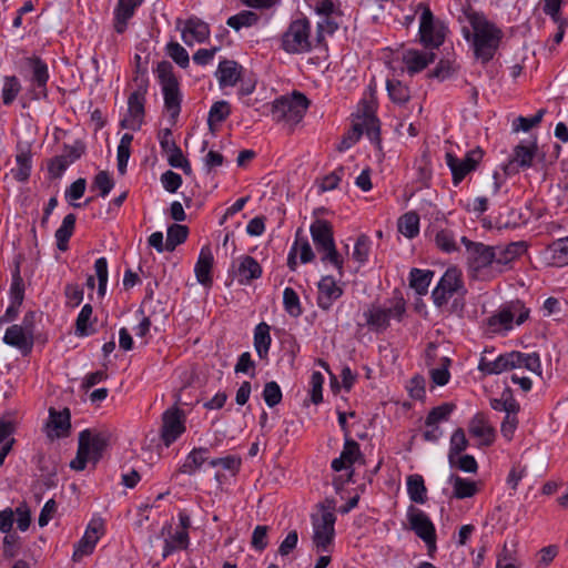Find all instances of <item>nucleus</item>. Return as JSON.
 <instances>
[{
	"mask_svg": "<svg viewBox=\"0 0 568 568\" xmlns=\"http://www.w3.org/2000/svg\"><path fill=\"white\" fill-rule=\"evenodd\" d=\"M464 13L473 28V34L466 31L465 38L467 40L470 37L473 38L474 54L476 59L485 64L494 58L498 50L503 31L495 23L490 22L483 12L476 11L471 7L465 9Z\"/></svg>",
	"mask_w": 568,
	"mask_h": 568,
	"instance_id": "1",
	"label": "nucleus"
},
{
	"mask_svg": "<svg viewBox=\"0 0 568 568\" xmlns=\"http://www.w3.org/2000/svg\"><path fill=\"white\" fill-rule=\"evenodd\" d=\"M135 89L128 98V114L121 121V126L138 131L141 129L145 116V102L149 89V79L145 71H141L140 67L136 68L133 78Z\"/></svg>",
	"mask_w": 568,
	"mask_h": 568,
	"instance_id": "2",
	"label": "nucleus"
},
{
	"mask_svg": "<svg viewBox=\"0 0 568 568\" xmlns=\"http://www.w3.org/2000/svg\"><path fill=\"white\" fill-rule=\"evenodd\" d=\"M310 232L315 248L322 254L321 261L334 265L342 276L344 261L336 250L332 224L326 220L317 219L311 224Z\"/></svg>",
	"mask_w": 568,
	"mask_h": 568,
	"instance_id": "3",
	"label": "nucleus"
},
{
	"mask_svg": "<svg viewBox=\"0 0 568 568\" xmlns=\"http://www.w3.org/2000/svg\"><path fill=\"white\" fill-rule=\"evenodd\" d=\"M310 100L301 92L294 91L291 95H283L272 103L271 114L275 122L285 123L291 128L302 121Z\"/></svg>",
	"mask_w": 568,
	"mask_h": 568,
	"instance_id": "4",
	"label": "nucleus"
},
{
	"mask_svg": "<svg viewBox=\"0 0 568 568\" xmlns=\"http://www.w3.org/2000/svg\"><path fill=\"white\" fill-rule=\"evenodd\" d=\"M156 74L162 88L164 106L170 113L172 122L175 123L181 112L182 94L171 62L166 60L159 62L156 67Z\"/></svg>",
	"mask_w": 568,
	"mask_h": 568,
	"instance_id": "5",
	"label": "nucleus"
},
{
	"mask_svg": "<svg viewBox=\"0 0 568 568\" xmlns=\"http://www.w3.org/2000/svg\"><path fill=\"white\" fill-rule=\"evenodd\" d=\"M281 48L288 54H304L313 50L311 22L307 18L291 21L281 37Z\"/></svg>",
	"mask_w": 568,
	"mask_h": 568,
	"instance_id": "6",
	"label": "nucleus"
},
{
	"mask_svg": "<svg viewBox=\"0 0 568 568\" xmlns=\"http://www.w3.org/2000/svg\"><path fill=\"white\" fill-rule=\"evenodd\" d=\"M462 243L466 248L467 267L471 276L475 278H485L488 268L495 264V254L491 245L481 242H474L463 236Z\"/></svg>",
	"mask_w": 568,
	"mask_h": 568,
	"instance_id": "7",
	"label": "nucleus"
},
{
	"mask_svg": "<svg viewBox=\"0 0 568 568\" xmlns=\"http://www.w3.org/2000/svg\"><path fill=\"white\" fill-rule=\"evenodd\" d=\"M335 521L333 506L321 505L318 514L312 515L313 542L317 550L328 551L335 536Z\"/></svg>",
	"mask_w": 568,
	"mask_h": 568,
	"instance_id": "8",
	"label": "nucleus"
},
{
	"mask_svg": "<svg viewBox=\"0 0 568 568\" xmlns=\"http://www.w3.org/2000/svg\"><path fill=\"white\" fill-rule=\"evenodd\" d=\"M406 311L403 297H395L388 307L372 306L364 312L366 324L375 332H384L389 326L390 318L400 321Z\"/></svg>",
	"mask_w": 568,
	"mask_h": 568,
	"instance_id": "9",
	"label": "nucleus"
},
{
	"mask_svg": "<svg viewBox=\"0 0 568 568\" xmlns=\"http://www.w3.org/2000/svg\"><path fill=\"white\" fill-rule=\"evenodd\" d=\"M381 149V123L374 114V110L367 103H364L362 115L355 122L352 129L345 135L351 143H356L363 134Z\"/></svg>",
	"mask_w": 568,
	"mask_h": 568,
	"instance_id": "10",
	"label": "nucleus"
},
{
	"mask_svg": "<svg viewBox=\"0 0 568 568\" xmlns=\"http://www.w3.org/2000/svg\"><path fill=\"white\" fill-rule=\"evenodd\" d=\"M464 290L462 272L457 267L446 270L437 286L432 292V298L436 306L442 307L447 304L454 294Z\"/></svg>",
	"mask_w": 568,
	"mask_h": 568,
	"instance_id": "11",
	"label": "nucleus"
},
{
	"mask_svg": "<svg viewBox=\"0 0 568 568\" xmlns=\"http://www.w3.org/2000/svg\"><path fill=\"white\" fill-rule=\"evenodd\" d=\"M185 432V414L178 406L168 408L162 415L161 438L170 446Z\"/></svg>",
	"mask_w": 568,
	"mask_h": 568,
	"instance_id": "12",
	"label": "nucleus"
},
{
	"mask_svg": "<svg viewBox=\"0 0 568 568\" xmlns=\"http://www.w3.org/2000/svg\"><path fill=\"white\" fill-rule=\"evenodd\" d=\"M481 156L483 153L479 149L467 152L463 159L453 153H446V164L452 171L454 185H458L469 172L476 169Z\"/></svg>",
	"mask_w": 568,
	"mask_h": 568,
	"instance_id": "13",
	"label": "nucleus"
},
{
	"mask_svg": "<svg viewBox=\"0 0 568 568\" xmlns=\"http://www.w3.org/2000/svg\"><path fill=\"white\" fill-rule=\"evenodd\" d=\"M408 520L412 530L423 539L429 551L436 549V530L429 517L420 509L410 507L408 511Z\"/></svg>",
	"mask_w": 568,
	"mask_h": 568,
	"instance_id": "14",
	"label": "nucleus"
},
{
	"mask_svg": "<svg viewBox=\"0 0 568 568\" xmlns=\"http://www.w3.org/2000/svg\"><path fill=\"white\" fill-rule=\"evenodd\" d=\"M418 8L422 9L419 23L420 40L426 47L438 48L444 42V33L436 26L429 7L425 3H419Z\"/></svg>",
	"mask_w": 568,
	"mask_h": 568,
	"instance_id": "15",
	"label": "nucleus"
},
{
	"mask_svg": "<svg viewBox=\"0 0 568 568\" xmlns=\"http://www.w3.org/2000/svg\"><path fill=\"white\" fill-rule=\"evenodd\" d=\"M317 306L323 311H329L333 304L343 295L339 286L331 275L323 276L317 284Z\"/></svg>",
	"mask_w": 568,
	"mask_h": 568,
	"instance_id": "16",
	"label": "nucleus"
},
{
	"mask_svg": "<svg viewBox=\"0 0 568 568\" xmlns=\"http://www.w3.org/2000/svg\"><path fill=\"white\" fill-rule=\"evenodd\" d=\"M3 342L17 347L23 355L31 353L33 347V329H24L21 325H11L7 328Z\"/></svg>",
	"mask_w": 568,
	"mask_h": 568,
	"instance_id": "17",
	"label": "nucleus"
},
{
	"mask_svg": "<svg viewBox=\"0 0 568 568\" xmlns=\"http://www.w3.org/2000/svg\"><path fill=\"white\" fill-rule=\"evenodd\" d=\"M26 63L32 71L31 82L37 89L36 98H47V83L49 81V71L47 63L37 55L26 59Z\"/></svg>",
	"mask_w": 568,
	"mask_h": 568,
	"instance_id": "18",
	"label": "nucleus"
},
{
	"mask_svg": "<svg viewBox=\"0 0 568 568\" xmlns=\"http://www.w3.org/2000/svg\"><path fill=\"white\" fill-rule=\"evenodd\" d=\"M101 524H90L83 537L75 544L72 559L80 561L84 556L93 552L100 538Z\"/></svg>",
	"mask_w": 568,
	"mask_h": 568,
	"instance_id": "19",
	"label": "nucleus"
},
{
	"mask_svg": "<svg viewBox=\"0 0 568 568\" xmlns=\"http://www.w3.org/2000/svg\"><path fill=\"white\" fill-rule=\"evenodd\" d=\"M496 256V265H508L527 252L528 245L525 241L510 242L506 245L493 246Z\"/></svg>",
	"mask_w": 568,
	"mask_h": 568,
	"instance_id": "20",
	"label": "nucleus"
},
{
	"mask_svg": "<svg viewBox=\"0 0 568 568\" xmlns=\"http://www.w3.org/2000/svg\"><path fill=\"white\" fill-rule=\"evenodd\" d=\"M210 37V27L199 18H190L186 20L182 30V40L187 45L194 42H204Z\"/></svg>",
	"mask_w": 568,
	"mask_h": 568,
	"instance_id": "21",
	"label": "nucleus"
},
{
	"mask_svg": "<svg viewBox=\"0 0 568 568\" xmlns=\"http://www.w3.org/2000/svg\"><path fill=\"white\" fill-rule=\"evenodd\" d=\"M79 436L84 437V442L87 443L85 448L90 454V459L97 464L109 445V437L103 433H91L89 429L82 430Z\"/></svg>",
	"mask_w": 568,
	"mask_h": 568,
	"instance_id": "22",
	"label": "nucleus"
},
{
	"mask_svg": "<svg viewBox=\"0 0 568 568\" xmlns=\"http://www.w3.org/2000/svg\"><path fill=\"white\" fill-rule=\"evenodd\" d=\"M213 254L210 246L205 245L201 248L197 262L194 267L196 280L204 286L212 284V267H213Z\"/></svg>",
	"mask_w": 568,
	"mask_h": 568,
	"instance_id": "23",
	"label": "nucleus"
},
{
	"mask_svg": "<svg viewBox=\"0 0 568 568\" xmlns=\"http://www.w3.org/2000/svg\"><path fill=\"white\" fill-rule=\"evenodd\" d=\"M468 432L473 437L479 438L481 444L490 445L495 438V430L488 424L483 413H477L469 422Z\"/></svg>",
	"mask_w": 568,
	"mask_h": 568,
	"instance_id": "24",
	"label": "nucleus"
},
{
	"mask_svg": "<svg viewBox=\"0 0 568 568\" xmlns=\"http://www.w3.org/2000/svg\"><path fill=\"white\" fill-rule=\"evenodd\" d=\"M242 67L233 60H223L219 63L216 78L220 87H234L241 78Z\"/></svg>",
	"mask_w": 568,
	"mask_h": 568,
	"instance_id": "25",
	"label": "nucleus"
},
{
	"mask_svg": "<svg viewBox=\"0 0 568 568\" xmlns=\"http://www.w3.org/2000/svg\"><path fill=\"white\" fill-rule=\"evenodd\" d=\"M237 281L241 285L250 284L262 276V267L258 262L250 256H242L236 270Z\"/></svg>",
	"mask_w": 568,
	"mask_h": 568,
	"instance_id": "26",
	"label": "nucleus"
},
{
	"mask_svg": "<svg viewBox=\"0 0 568 568\" xmlns=\"http://www.w3.org/2000/svg\"><path fill=\"white\" fill-rule=\"evenodd\" d=\"M510 367L526 368L527 371L541 375V362L537 353L510 352Z\"/></svg>",
	"mask_w": 568,
	"mask_h": 568,
	"instance_id": "27",
	"label": "nucleus"
},
{
	"mask_svg": "<svg viewBox=\"0 0 568 568\" xmlns=\"http://www.w3.org/2000/svg\"><path fill=\"white\" fill-rule=\"evenodd\" d=\"M270 325L265 322L257 324L254 328V347L261 359L267 358L271 346Z\"/></svg>",
	"mask_w": 568,
	"mask_h": 568,
	"instance_id": "28",
	"label": "nucleus"
},
{
	"mask_svg": "<svg viewBox=\"0 0 568 568\" xmlns=\"http://www.w3.org/2000/svg\"><path fill=\"white\" fill-rule=\"evenodd\" d=\"M434 54L427 52H420L417 50H408L404 54V62L410 74L417 73L424 70L429 63L433 62Z\"/></svg>",
	"mask_w": 568,
	"mask_h": 568,
	"instance_id": "29",
	"label": "nucleus"
},
{
	"mask_svg": "<svg viewBox=\"0 0 568 568\" xmlns=\"http://www.w3.org/2000/svg\"><path fill=\"white\" fill-rule=\"evenodd\" d=\"M478 369L485 374H500L505 371L511 369L510 367V353L499 355L495 359L490 361L487 356H481Z\"/></svg>",
	"mask_w": 568,
	"mask_h": 568,
	"instance_id": "30",
	"label": "nucleus"
},
{
	"mask_svg": "<svg viewBox=\"0 0 568 568\" xmlns=\"http://www.w3.org/2000/svg\"><path fill=\"white\" fill-rule=\"evenodd\" d=\"M386 90L390 101L398 106L405 105L410 100L409 88L397 79H388Z\"/></svg>",
	"mask_w": 568,
	"mask_h": 568,
	"instance_id": "31",
	"label": "nucleus"
},
{
	"mask_svg": "<svg viewBox=\"0 0 568 568\" xmlns=\"http://www.w3.org/2000/svg\"><path fill=\"white\" fill-rule=\"evenodd\" d=\"M75 221L77 216L73 213H70L64 216L62 224L55 231L54 236L57 240V247L62 252L68 250L69 240L74 232Z\"/></svg>",
	"mask_w": 568,
	"mask_h": 568,
	"instance_id": "32",
	"label": "nucleus"
},
{
	"mask_svg": "<svg viewBox=\"0 0 568 568\" xmlns=\"http://www.w3.org/2000/svg\"><path fill=\"white\" fill-rule=\"evenodd\" d=\"M209 449L204 447L194 448L179 468L182 474L193 475L207 459Z\"/></svg>",
	"mask_w": 568,
	"mask_h": 568,
	"instance_id": "33",
	"label": "nucleus"
},
{
	"mask_svg": "<svg viewBox=\"0 0 568 568\" xmlns=\"http://www.w3.org/2000/svg\"><path fill=\"white\" fill-rule=\"evenodd\" d=\"M189 545V531H175L173 535H170L168 538L164 539V547L162 552L163 559L168 558L178 550L186 549Z\"/></svg>",
	"mask_w": 568,
	"mask_h": 568,
	"instance_id": "34",
	"label": "nucleus"
},
{
	"mask_svg": "<svg viewBox=\"0 0 568 568\" xmlns=\"http://www.w3.org/2000/svg\"><path fill=\"white\" fill-rule=\"evenodd\" d=\"M433 275V271L412 268L409 273V286L414 288L418 295H425L428 291Z\"/></svg>",
	"mask_w": 568,
	"mask_h": 568,
	"instance_id": "35",
	"label": "nucleus"
},
{
	"mask_svg": "<svg viewBox=\"0 0 568 568\" xmlns=\"http://www.w3.org/2000/svg\"><path fill=\"white\" fill-rule=\"evenodd\" d=\"M448 483L453 485L454 497L458 499L473 497L477 491L475 481L462 478L455 474L449 476Z\"/></svg>",
	"mask_w": 568,
	"mask_h": 568,
	"instance_id": "36",
	"label": "nucleus"
},
{
	"mask_svg": "<svg viewBox=\"0 0 568 568\" xmlns=\"http://www.w3.org/2000/svg\"><path fill=\"white\" fill-rule=\"evenodd\" d=\"M407 493L412 501L425 504L427 500V489L420 475H410L407 477Z\"/></svg>",
	"mask_w": 568,
	"mask_h": 568,
	"instance_id": "37",
	"label": "nucleus"
},
{
	"mask_svg": "<svg viewBox=\"0 0 568 568\" xmlns=\"http://www.w3.org/2000/svg\"><path fill=\"white\" fill-rule=\"evenodd\" d=\"M536 151L537 145L535 142L531 145L518 144L514 149L511 163H516L521 169L530 168L536 156Z\"/></svg>",
	"mask_w": 568,
	"mask_h": 568,
	"instance_id": "38",
	"label": "nucleus"
},
{
	"mask_svg": "<svg viewBox=\"0 0 568 568\" xmlns=\"http://www.w3.org/2000/svg\"><path fill=\"white\" fill-rule=\"evenodd\" d=\"M398 231L407 239H414L419 233V215L416 212H407L397 223Z\"/></svg>",
	"mask_w": 568,
	"mask_h": 568,
	"instance_id": "39",
	"label": "nucleus"
},
{
	"mask_svg": "<svg viewBox=\"0 0 568 568\" xmlns=\"http://www.w3.org/2000/svg\"><path fill=\"white\" fill-rule=\"evenodd\" d=\"M189 235V229L185 225L172 224L168 227L165 250L172 252L175 247L184 243Z\"/></svg>",
	"mask_w": 568,
	"mask_h": 568,
	"instance_id": "40",
	"label": "nucleus"
},
{
	"mask_svg": "<svg viewBox=\"0 0 568 568\" xmlns=\"http://www.w3.org/2000/svg\"><path fill=\"white\" fill-rule=\"evenodd\" d=\"M515 320V313L511 310V305L508 308H503L497 314L490 316L488 318V325L494 331L497 332L501 328L509 329L511 328V323Z\"/></svg>",
	"mask_w": 568,
	"mask_h": 568,
	"instance_id": "41",
	"label": "nucleus"
},
{
	"mask_svg": "<svg viewBox=\"0 0 568 568\" xmlns=\"http://www.w3.org/2000/svg\"><path fill=\"white\" fill-rule=\"evenodd\" d=\"M260 17L257 13L250 11V10H243L237 14H234L230 17L226 21V24L239 31L241 28L245 27H252L257 23Z\"/></svg>",
	"mask_w": 568,
	"mask_h": 568,
	"instance_id": "42",
	"label": "nucleus"
},
{
	"mask_svg": "<svg viewBox=\"0 0 568 568\" xmlns=\"http://www.w3.org/2000/svg\"><path fill=\"white\" fill-rule=\"evenodd\" d=\"M21 91V84L16 75H7L3 79L2 87V102L4 105H10Z\"/></svg>",
	"mask_w": 568,
	"mask_h": 568,
	"instance_id": "43",
	"label": "nucleus"
},
{
	"mask_svg": "<svg viewBox=\"0 0 568 568\" xmlns=\"http://www.w3.org/2000/svg\"><path fill=\"white\" fill-rule=\"evenodd\" d=\"M231 113V106L227 101H217L215 102L209 112L207 124L210 130H214V124L221 123L226 120V118Z\"/></svg>",
	"mask_w": 568,
	"mask_h": 568,
	"instance_id": "44",
	"label": "nucleus"
},
{
	"mask_svg": "<svg viewBox=\"0 0 568 568\" xmlns=\"http://www.w3.org/2000/svg\"><path fill=\"white\" fill-rule=\"evenodd\" d=\"M17 168L12 169L13 178L19 182H26L31 173V155L29 152H21L16 156Z\"/></svg>",
	"mask_w": 568,
	"mask_h": 568,
	"instance_id": "45",
	"label": "nucleus"
},
{
	"mask_svg": "<svg viewBox=\"0 0 568 568\" xmlns=\"http://www.w3.org/2000/svg\"><path fill=\"white\" fill-rule=\"evenodd\" d=\"M551 258L557 265L568 264V236L558 239L548 245Z\"/></svg>",
	"mask_w": 568,
	"mask_h": 568,
	"instance_id": "46",
	"label": "nucleus"
},
{
	"mask_svg": "<svg viewBox=\"0 0 568 568\" xmlns=\"http://www.w3.org/2000/svg\"><path fill=\"white\" fill-rule=\"evenodd\" d=\"M50 418L58 436H65L71 427L70 410L64 408L62 412L50 409Z\"/></svg>",
	"mask_w": 568,
	"mask_h": 568,
	"instance_id": "47",
	"label": "nucleus"
},
{
	"mask_svg": "<svg viewBox=\"0 0 568 568\" xmlns=\"http://www.w3.org/2000/svg\"><path fill=\"white\" fill-rule=\"evenodd\" d=\"M284 310L293 317H298L303 313L300 297L292 287H286L283 292Z\"/></svg>",
	"mask_w": 568,
	"mask_h": 568,
	"instance_id": "48",
	"label": "nucleus"
},
{
	"mask_svg": "<svg viewBox=\"0 0 568 568\" xmlns=\"http://www.w3.org/2000/svg\"><path fill=\"white\" fill-rule=\"evenodd\" d=\"M435 243L436 246L445 253H453L458 251L455 234L450 230L445 229L438 231L435 235Z\"/></svg>",
	"mask_w": 568,
	"mask_h": 568,
	"instance_id": "49",
	"label": "nucleus"
},
{
	"mask_svg": "<svg viewBox=\"0 0 568 568\" xmlns=\"http://www.w3.org/2000/svg\"><path fill=\"white\" fill-rule=\"evenodd\" d=\"M468 446V440L466 438L465 432L463 428H457L452 437H450V446L448 458L450 464L454 463V458L460 455Z\"/></svg>",
	"mask_w": 568,
	"mask_h": 568,
	"instance_id": "50",
	"label": "nucleus"
},
{
	"mask_svg": "<svg viewBox=\"0 0 568 568\" xmlns=\"http://www.w3.org/2000/svg\"><path fill=\"white\" fill-rule=\"evenodd\" d=\"M455 405L450 403H444L439 406L434 407L427 415L425 425H434L443 420H447Z\"/></svg>",
	"mask_w": 568,
	"mask_h": 568,
	"instance_id": "51",
	"label": "nucleus"
},
{
	"mask_svg": "<svg viewBox=\"0 0 568 568\" xmlns=\"http://www.w3.org/2000/svg\"><path fill=\"white\" fill-rule=\"evenodd\" d=\"M262 397L265 404L271 408L278 405L283 397L280 385L274 381L267 382L264 385Z\"/></svg>",
	"mask_w": 568,
	"mask_h": 568,
	"instance_id": "52",
	"label": "nucleus"
},
{
	"mask_svg": "<svg viewBox=\"0 0 568 568\" xmlns=\"http://www.w3.org/2000/svg\"><path fill=\"white\" fill-rule=\"evenodd\" d=\"M92 313L93 308L90 304L83 305L75 321V334L78 336L90 335L91 332L89 329V325Z\"/></svg>",
	"mask_w": 568,
	"mask_h": 568,
	"instance_id": "53",
	"label": "nucleus"
},
{
	"mask_svg": "<svg viewBox=\"0 0 568 568\" xmlns=\"http://www.w3.org/2000/svg\"><path fill=\"white\" fill-rule=\"evenodd\" d=\"M166 51L170 58L181 68L189 67L190 57L187 51L178 42H170L166 45Z\"/></svg>",
	"mask_w": 568,
	"mask_h": 568,
	"instance_id": "54",
	"label": "nucleus"
},
{
	"mask_svg": "<svg viewBox=\"0 0 568 568\" xmlns=\"http://www.w3.org/2000/svg\"><path fill=\"white\" fill-rule=\"evenodd\" d=\"M490 406L497 412H505L506 415L509 413H518L519 410V404L516 402V399L511 395L505 394H503L500 398L491 399Z\"/></svg>",
	"mask_w": 568,
	"mask_h": 568,
	"instance_id": "55",
	"label": "nucleus"
},
{
	"mask_svg": "<svg viewBox=\"0 0 568 568\" xmlns=\"http://www.w3.org/2000/svg\"><path fill=\"white\" fill-rule=\"evenodd\" d=\"M369 247V237L366 234L359 235L354 246L353 258L358 263L364 264L368 260Z\"/></svg>",
	"mask_w": 568,
	"mask_h": 568,
	"instance_id": "56",
	"label": "nucleus"
},
{
	"mask_svg": "<svg viewBox=\"0 0 568 568\" xmlns=\"http://www.w3.org/2000/svg\"><path fill=\"white\" fill-rule=\"evenodd\" d=\"M546 113V110L545 109H540L537 111V113L530 118H526V116H518L515 121H514V130L515 131H524V132H527L529 131L530 129H532L534 126L538 125L541 120H542V116L545 115Z\"/></svg>",
	"mask_w": 568,
	"mask_h": 568,
	"instance_id": "57",
	"label": "nucleus"
},
{
	"mask_svg": "<svg viewBox=\"0 0 568 568\" xmlns=\"http://www.w3.org/2000/svg\"><path fill=\"white\" fill-rule=\"evenodd\" d=\"M311 390L310 396L313 404L317 405L323 402V384H324V376L321 372H313L311 375Z\"/></svg>",
	"mask_w": 568,
	"mask_h": 568,
	"instance_id": "58",
	"label": "nucleus"
},
{
	"mask_svg": "<svg viewBox=\"0 0 568 568\" xmlns=\"http://www.w3.org/2000/svg\"><path fill=\"white\" fill-rule=\"evenodd\" d=\"M450 363H452L450 358L443 357L440 367L433 368L430 371V378L436 385L444 386L448 383L449 377H450L448 367H449Z\"/></svg>",
	"mask_w": 568,
	"mask_h": 568,
	"instance_id": "59",
	"label": "nucleus"
},
{
	"mask_svg": "<svg viewBox=\"0 0 568 568\" xmlns=\"http://www.w3.org/2000/svg\"><path fill=\"white\" fill-rule=\"evenodd\" d=\"M114 186V181L106 171H100L93 180L92 187L100 191V196L105 197Z\"/></svg>",
	"mask_w": 568,
	"mask_h": 568,
	"instance_id": "60",
	"label": "nucleus"
},
{
	"mask_svg": "<svg viewBox=\"0 0 568 568\" xmlns=\"http://www.w3.org/2000/svg\"><path fill=\"white\" fill-rule=\"evenodd\" d=\"M85 445H87V443L84 442V437L79 436V446H78L77 456L70 463V467L74 470H78V471L83 470L87 466L88 460H91L90 454L87 452Z\"/></svg>",
	"mask_w": 568,
	"mask_h": 568,
	"instance_id": "61",
	"label": "nucleus"
},
{
	"mask_svg": "<svg viewBox=\"0 0 568 568\" xmlns=\"http://www.w3.org/2000/svg\"><path fill=\"white\" fill-rule=\"evenodd\" d=\"M70 165V161H68V156L65 155H57L50 160L48 164V172L51 179H59L63 172Z\"/></svg>",
	"mask_w": 568,
	"mask_h": 568,
	"instance_id": "62",
	"label": "nucleus"
},
{
	"mask_svg": "<svg viewBox=\"0 0 568 568\" xmlns=\"http://www.w3.org/2000/svg\"><path fill=\"white\" fill-rule=\"evenodd\" d=\"M341 455L343 456V459H346L348 465L352 466L361 456L359 444L356 440L346 437Z\"/></svg>",
	"mask_w": 568,
	"mask_h": 568,
	"instance_id": "63",
	"label": "nucleus"
},
{
	"mask_svg": "<svg viewBox=\"0 0 568 568\" xmlns=\"http://www.w3.org/2000/svg\"><path fill=\"white\" fill-rule=\"evenodd\" d=\"M267 526L258 525L254 528L251 540V545L254 549L262 551L267 547Z\"/></svg>",
	"mask_w": 568,
	"mask_h": 568,
	"instance_id": "64",
	"label": "nucleus"
}]
</instances>
